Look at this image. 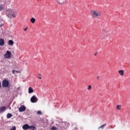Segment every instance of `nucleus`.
Wrapping results in <instances>:
<instances>
[{
	"label": "nucleus",
	"instance_id": "nucleus-29",
	"mask_svg": "<svg viewBox=\"0 0 130 130\" xmlns=\"http://www.w3.org/2000/svg\"><path fill=\"white\" fill-rule=\"evenodd\" d=\"M94 55H97V53H95V54H94Z\"/></svg>",
	"mask_w": 130,
	"mask_h": 130
},
{
	"label": "nucleus",
	"instance_id": "nucleus-19",
	"mask_svg": "<svg viewBox=\"0 0 130 130\" xmlns=\"http://www.w3.org/2000/svg\"><path fill=\"white\" fill-rule=\"evenodd\" d=\"M106 125V124H104L103 125H102L101 126L99 127V128H102L103 129L104 128V126Z\"/></svg>",
	"mask_w": 130,
	"mask_h": 130
},
{
	"label": "nucleus",
	"instance_id": "nucleus-3",
	"mask_svg": "<svg viewBox=\"0 0 130 130\" xmlns=\"http://www.w3.org/2000/svg\"><path fill=\"white\" fill-rule=\"evenodd\" d=\"M102 31L103 32L102 37H103V39H107V38H109V37H110V32L106 31L105 29H103Z\"/></svg>",
	"mask_w": 130,
	"mask_h": 130
},
{
	"label": "nucleus",
	"instance_id": "nucleus-32",
	"mask_svg": "<svg viewBox=\"0 0 130 130\" xmlns=\"http://www.w3.org/2000/svg\"><path fill=\"white\" fill-rule=\"evenodd\" d=\"M9 109H11V107L9 108Z\"/></svg>",
	"mask_w": 130,
	"mask_h": 130
},
{
	"label": "nucleus",
	"instance_id": "nucleus-5",
	"mask_svg": "<svg viewBox=\"0 0 130 130\" xmlns=\"http://www.w3.org/2000/svg\"><path fill=\"white\" fill-rule=\"evenodd\" d=\"M9 84H10V82H9V81L7 80H4L3 81L2 86L5 88H8L9 87Z\"/></svg>",
	"mask_w": 130,
	"mask_h": 130
},
{
	"label": "nucleus",
	"instance_id": "nucleus-28",
	"mask_svg": "<svg viewBox=\"0 0 130 130\" xmlns=\"http://www.w3.org/2000/svg\"><path fill=\"white\" fill-rule=\"evenodd\" d=\"M15 72H16V71L15 70H12V74H15Z\"/></svg>",
	"mask_w": 130,
	"mask_h": 130
},
{
	"label": "nucleus",
	"instance_id": "nucleus-20",
	"mask_svg": "<svg viewBox=\"0 0 130 130\" xmlns=\"http://www.w3.org/2000/svg\"><path fill=\"white\" fill-rule=\"evenodd\" d=\"M51 130H57V128L55 126H53L51 128Z\"/></svg>",
	"mask_w": 130,
	"mask_h": 130
},
{
	"label": "nucleus",
	"instance_id": "nucleus-23",
	"mask_svg": "<svg viewBox=\"0 0 130 130\" xmlns=\"http://www.w3.org/2000/svg\"><path fill=\"white\" fill-rule=\"evenodd\" d=\"M10 130H16V126H13Z\"/></svg>",
	"mask_w": 130,
	"mask_h": 130
},
{
	"label": "nucleus",
	"instance_id": "nucleus-1",
	"mask_svg": "<svg viewBox=\"0 0 130 130\" xmlns=\"http://www.w3.org/2000/svg\"><path fill=\"white\" fill-rule=\"evenodd\" d=\"M6 15L10 19H13L17 17V11L12 9H8L5 12Z\"/></svg>",
	"mask_w": 130,
	"mask_h": 130
},
{
	"label": "nucleus",
	"instance_id": "nucleus-26",
	"mask_svg": "<svg viewBox=\"0 0 130 130\" xmlns=\"http://www.w3.org/2000/svg\"><path fill=\"white\" fill-rule=\"evenodd\" d=\"M16 73H17L18 74L21 73V72L20 71H15Z\"/></svg>",
	"mask_w": 130,
	"mask_h": 130
},
{
	"label": "nucleus",
	"instance_id": "nucleus-8",
	"mask_svg": "<svg viewBox=\"0 0 130 130\" xmlns=\"http://www.w3.org/2000/svg\"><path fill=\"white\" fill-rule=\"evenodd\" d=\"M30 126L28 124H25L22 126V128L24 130L29 129Z\"/></svg>",
	"mask_w": 130,
	"mask_h": 130
},
{
	"label": "nucleus",
	"instance_id": "nucleus-2",
	"mask_svg": "<svg viewBox=\"0 0 130 130\" xmlns=\"http://www.w3.org/2000/svg\"><path fill=\"white\" fill-rule=\"evenodd\" d=\"M91 15L93 18H98V17L101 16L100 12L98 10H91Z\"/></svg>",
	"mask_w": 130,
	"mask_h": 130
},
{
	"label": "nucleus",
	"instance_id": "nucleus-17",
	"mask_svg": "<svg viewBox=\"0 0 130 130\" xmlns=\"http://www.w3.org/2000/svg\"><path fill=\"white\" fill-rule=\"evenodd\" d=\"M35 21H36V19H35L34 18H31L30 20V21L31 23H32V24H34V23H35Z\"/></svg>",
	"mask_w": 130,
	"mask_h": 130
},
{
	"label": "nucleus",
	"instance_id": "nucleus-16",
	"mask_svg": "<svg viewBox=\"0 0 130 130\" xmlns=\"http://www.w3.org/2000/svg\"><path fill=\"white\" fill-rule=\"evenodd\" d=\"M28 129L36 130V127L34 125H30L29 126V128H28Z\"/></svg>",
	"mask_w": 130,
	"mask_h": 130
},
{
	"label": "nucleus",
	"instance_id": "nucleus-24",
	"mask_svg": "<svg viewBox=\"0 0 130 130\" xmlns=\"http://www.w3.org/2000/svg\"><path fill=\"white\" fill-rule=\"evenodd\" d=\"M37 113H38V114H42L41 111H38L37 112Z\"/></svg>",
	"mask_w": 130,
	"mask_h": 130
},
{
	"label": "nucleus",
	"instance_id": "nucleus-13",
	"mask_svg": "<svg viewBox=\"0 0 130 130\" xmlns=\"http://www.w3.org/2000/svg\"><path fill=\"white\" fill-rule=\"evenodd\" d=\"M4 10H5V5L3 4L0 5V12L4 11Z\"/></svg>",
	"mask_w": 130,
	"mask_h": 130
},
{
	"label": "nucleus",
	"instance_id": "nucleus-33",
	"mask_svg": "<svg viewBox=\"0 0 130 130\" xmlns=\"http://www.w3.org/2000/svg\"><path fill=\"white\" fill-rule=\"evenodd\" d=\"M1 26H3V25H1Z\"/></svg>",
	"mask_w": 130,
	"mask_h": 130
},
{
	"label": "nucleus",
	"instance_id": "nucleus-27",
	"mask_svg": "<svg viewBox=\"0 0 130 130\" xmlns=\"http://www.w3.org/2000/svg\"><path fill=\"white\" fill-rule=\"evenodd\" d=\"M28 29V27H26L24 29V31H27V29Z\"/></svg>",
	"mask_w": 130,
	"mask_h": 130
},
{
	"label": "nucleus",
	"instance_id": "nucleus-10",
	"mask_svg": "<svg viewBox=\"0 0 130 130\" xmlns=\"http://www.w3.org/2000/svg\"><path fill=\"white\" fill-rule=\"evenodd\" d=\"M57 3L60 4V5H62V4H64V3L67 2V0H57Z\"/></svg>",
	"mask_w": 130,
	"mask_h": 130
},
{
	"label": "nucleus",
	"instance_id": "nucleus-4",
	"mask_svg": "<svg viewBox=\"0 0 130 130\" xmlns=\"http://www.w3.org/2000/svg\"><path fill=\"white\" fill-rule=\"evenodd\" d=\"M4 58L5 59H7L10 58V57H12V52L11 51L7 50L6 51V53L4 55Z\"/></svg>",
	"mask_w": 130,
	"mask_h": 130
},
{
	"label": "nucleus",
	"instance_id": "nucleus-12",
	"mask_svg": "<svg viewBox=\"0 0 130 130\" xmlns=\"http://www.w3.org/2000/svg\"><path fill=\"white\" fill-rule=\"evenodd\" d=\"M34 92V90H33V88L32 87H29L28 88V93L29 94H31V93H33Z\"/></svg>",
	"mask_w": 130,
	"mask_h": 130
},
{
	"label": "nucleus",
	"instance_id": "nucleus-14",
	"mask_svg": "<svg viewBox=\"0 0 130 130\" xmlns=\"http://www.w3.org/2000/svg\"><path fill=\"white\" fill-rule=\"evenodd\" d=\"M8 44L11 46H13V45H14V41L12 40H9L8 41Z\"/></svg>",
	"mask_w": 130,
	"mask_h": 130
},
{
	"label": "nucleus",
	"instance_id": "nucleus-18",
	"mask_svg": "<svg viewBox=\"0 0 130 130\" xmlns=\"http://www.w3.org/2000/svg\"><path fill=\"white\" fill-rule=\"evenodd\" d=\"M13 116V115L11 113H8L7 115V118H11Z\"/></svg>",
	"mask_w": 130,
	"mask_h": 130
},
{
	"label": "nucleus",
	"instance_id": "nucleus-25",
	"mask_svg": "<svg viewBox=\"0 0 130 130\" xmlns=\"http://www.w3.org/2000/svg\"><path fill=\"white\" fill-rule=\"evenodd\" d=\"M38 79H40V80H41L42 79V78L41 77H38Z\"/></svg>",
	"mask_w": 130,
	"mask_h": 130
},
{
	"label": "nucleus",
	"instance_id": "nucleus-30",
	"mask_svg": "<svg viewBox=\"0 0 130 130\" xmlns=\"http://www.w3.org/2000/svg\"><path fill=\"white\" fill-rule=\"evenodd\" d=\"M99 78H100L99 76H98V77H97V79H99Z\"/></svg>",
	"mask_w": 130,
	"mask_h": 130
},
{
	"label": "nucleus",
	"instance_id": "nucleus-7",
	"mask_svg": "<svg viewBox=\"0 0 130 130\" xmlns=\"http://www.w3.org/2000/svg\"><path fill=\"white\" fill-rule=\"evenodd\" d=\"M26 110V107L24 105H22L20 106V107L19 108V112H23V111H25Z\"/></svg>",
	"mask_w": 130,
	"mask_h": 130
},
{
	"label": "nucleus",
	"instance_id": "nucleus-22",
	"mask_svg": "<svg viewBox=\"0 0 130 130\" xmlns=\"http://www.w3.org/2000/svg\"><path fill=\"white\" fill-rule=\"evenodd\" d=\"M91 89H92V86L91 85H89L87 88V90H91Z\"/></svg>",
	"mask_w": 130,
	"mask_h": 130
},
{
	"label": "nucleus",
	"instance_id": "nucleus-11",
	"mask_svg": "<svg viewBox=\"0 0 130 130\" xmlns=\"http://www.w3.org/2000/svg\"><path fill=\"white\" fill-rule=\"evenodd\" d=\"M5 110H6V107L2 106L0 107V113H2V112L5 111Z\"/></svg>",
	"mask_w": 130,
	"mask_h": 130
},
{
	"label": "nucleus",
	"instance_id": "nucleus-31",
	"mask_svg": "<svg viewBox=\"0 0 130 130\" xmlns=\"http://www.w3.org/2000/svg\"><path fill=\"white\" fill-rule=\"evenodd\" d=\"M111 128H113V127H111Z\"/></svg>",
	"mask_w": 130,
	"mask_h": 130
},
{
	"label": "nucleus",
	"instance_id": "nucleus-15",
	"mask_svg": "<svg viewBox=\"0 0 130 130\" xmlns=\"http://www.w3.org/2000/svg\"><path fill=\"white\" fill-rule=\"evenodd\" d=\"M118 73L120 76H123L124 75V71L123 70H119Z\"/></svg>",
	"mask_w": 130,
	"mask_h": 130
},
{
	"label": "nucleus",
	"instance_id": "nucleus-6",
	"mask_svg": "<svg viewBox=\"0 0 130 130\" xmlns=\"http://www.w3.org/2000/svg\"><path fill=\"white\" fill-rule=\"evenodd\" d=\"M30 101L32 103H36L38 101V98L36 95H33L30 99Z\"/></svg>",
	"mask_w": 130,
	"mask_h": 130
},
{
	"label": "nucleus",
	"instance_id": "nucleus-9",
	"mask_svg": "<svg viewBox=\"0 0 130 130\" xmlns=\"http://www.w3.org/2000/svg\"><path fill=\"white\" fill-rule=\"evenodd\" d=\"M5 45V40L4 39H0V46H4Z\"/></svg>",
	"mask_w": 130,
	"mask_h": 130
},
{
	"label": "nucleus",
	"instance_id": "nucleus-21",
	"mask_svg": "<svg viewBox=\"0 0 130 130\" xmlns=\"http://www.w3.org/2000/svg\"><path fill=\"white\" fill-rule=\"evenodd\" d=\"M120 107H121V106H120V105L117 106V109H118V110H120Z\"/></svg>",
	"mask_w": 130,
	"mask_h": 130
}]
</instances>
